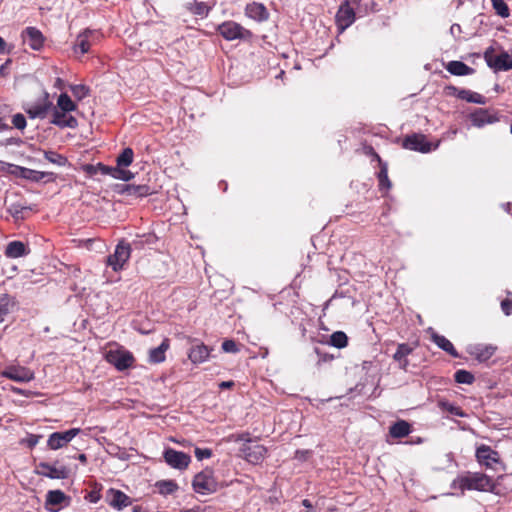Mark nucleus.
<instances>
[{"label":"nucleus","instance_id":"obj_1","mask_svg":"<svg viewBox=\"0 0 512 512\" xmlns=\"http://www.w3.org/2000/svg\"><path fill=\"white\" fill-rule=\"evenodd\" d=\"M496 485L491 477L482 472L466 471L459 474L452 482L451 489L463 496L466 491L495 493Z\"/></svg>","mask_w":512,"mask_h":512},{"label":"nucleus","instance_id":"obj_2","mask_svg":"<svg viewBox=\"0 0 512 512\" xmlns=\"http://www.w3.org/2000/svg\"><path fill=\"white\" fill-rule=\"evenodd\" d=\"M109 349L104 353V359L118 371L132 368L135 364L133 354L118 344H109Z\"/></svg>","mask_w":512,"mask_h":512},{"label":"nucleus","instance_id":"obj_3","mask_svg":"<svg viewBox=\"0 0 512 512\" xmlns=\"http://www.w3.org/2000/svg\"><path fill=\"white\" fill-rule=\"evenodd\" d=\"M216 30L226 41H249L254 36L251 30L246 29L240 23L232 20L224 21L219 24Z\"/></svg>","mask_w":512,"mask_h":512},{"label":"nucleus","instance_id":"obj_4","mask_svg":"<svg viewBox=\"0 0 512 512\" xmlns=\"http://www.w3.org/2000/svg\"><path fill=\"white\" fill-rule=\"evenodd\" d=\"M132 248L130 243L120 240L115 247L114 253L106 259V265L111 267L114 272L124 269L125 264L131 257Z\"/></svg>","mask_w":512,"mask_h":512},{"label":"nucleus","instance_id":"obj_5","mask_svg":"<svg viewBox=\"0 0 512 512\" xmlns=\"http://www.w3.org/2000/svg\"><path fill=\"white\" fill-rule=\"evenodd\" d=\"M83 171L91 176L100 173L102 175H110L114 179L123 181H129L134 177V174L130 170L114 168L103 163H97L96 165L85 164L83 166Z\"/></svg>","mask_w":512,"mask_h":512},{"label":"nucleus","instance_id":"obj_6","mask_svg":"<svg viewBox=\"0 0 512 512\" xmlns=\"http://www.w3.org/2000/svg\"><path fill=\"white\" fill-rule=\"evenodd\" d=\"M494 48L488 47L484 52V59L487 65L495 71H508L512 69V59L508 52L502 51L499 55H494Z\"/></svg>","mask_w":512,"mask_h":512},{"label":"nucleus","instance_id":"obj_7","mask_svg":"<svg viewBox=\"0 0 512 512\" xmlns=\"http://www.w3.org/2000/svg\"><path fill=\"white\" fill-rule=\"evenodd\" d=\"M192 487L199 494H208L216 491L217 483L212 470L205 469L194 476Z\"/></svg>","mask_w":512,"mask_h":512},{"label":"nucleus","instance_id":"obj_8","mask_svg":"<svg viewBox=\"0 0 512 512\" xmlns=\"http://www.w3.org/2000/svg\"><path fill=\"white\" fill-rule=\"evenodd\" d=\"M402 147L421 153H428L435 148L432 143L427 140L426 136L420 133L407 135L403 139Z\"/></svg>","mask_w":512,"mask_h":512},{"label":"nucleus","instance_id":"obj_9","mask_svg":"<svg viewBox=\"0 0 512 512\" xmlns=\"http://www.w3.org/2000/svg\"><path fill=\"white\" fill-rule=\"evenodd\" d=\"M53 103L50 101L49 94L44 92L42 97L38 99L35 103L29 104L25 107V112L29 115L30 118H40L44 119L48 112L52 110Z\"/></svg>","mask_w":512,"mask_h":512},{"label":"nucleus","instance_id":"obj_10","mask_svg":"<svg viewBox=\"0 0 512 512\" xmlns=\"http://www.w3.org/2000/svg\"><path fill=\"white\" fill-rule=\"evenodd\" d=\"M81 432L80 428H72L67 431L54 432L49 435L47 446L51 450H58L68 445L74 437Z\"/></svg>","mask_w":512,"mask_h":512},{"label":"nucleus","instance_id":"obj_11","mask_svg":"<svg viewBox=\"0 0 512 512\" xmlns=\"http://www.w3.org/2000/svg\"><path fill=\"white\" fill-rule=\"evenodd\" d=\"M35 473L50 479H66L69 477L70 470L64 465L57 467L47 462H40L36 465Z\"/></svg>","mask_w":512,"mask_h":512},{"label":"nucleus","instance_id":"obj_12","mask_svg":"<svg viewBox=\"0 0 512 512\" xmlns=\"http://www.w3.org/2000/svg\"><path fill=\"white\" fill-rule=\"evenodd\" d=\"M469 120L473 126L480 128L499 121V117L493 109L477 108L469 114Z\"/></svg>","mask_w":512,"mask_h":512},{"label":"nucleus","instance_id":"obj_13","mask_svg":"<svg viewBox=\"0 0 512 512\" xmlns=\"http://www.w3.org/2000/svg\"><path fill=\"white\" fill-rule=\"evenodd\" d=\"M163 457L169 466L179 470L186 469L191 462V457L188 454L172 448L165 449Z\"/></svg>","mask_w":512,"mask_h":512},{"label":"nucleus","instance_id":"obj_14","mask_svg":"<svg viewBox=\"0 0 512 512\" xmlns=\"http://www.w3.org/2000/svg\"><path fill=\"white\" fill-rule=\"evenodd\" d=\"M101 38V34L97 31L85 30L83 33H80L74 44V51L77 53L78 51L81 54L88 53L93 44H95Z\"/></svg>","mask_w":512,"mask_h":512},{"label":"nucleus","instance_id":"obj_15","mask_svg":"<svg viewBox=\"0 0 512 512\" xmlns=\"http://www.w3.org/2000/svg\"><path fill=\"white\" fill-rule=\"evenodd\" d=\"M475 457L478 463L487 468H492L494 463L500 462V455L496 450H493L490 446L482 444L477 447Z\"/></svg>","mask_w":512,"mask_h":512},{"label":"nucleus","instance_id":"obj_16","mask_svg":"<svg viewBox=\"0 0 512 512\" xmlns=\"http://www.w3.org/2000/svg\"><path fill=\"white\" fill-rule=\"evenodd\" d=\"M244 458L254 465L260 464L266 457L267 448L262 444L248 443L242 448Z\"/></svg>","mask_w":512,"mask_h":512},{"label":"nucleus","instance_id":"obj_17","mask_svg":"<svg viewBox=\"0 0 512 512\" xmlns=\"http://www.w3.org/2000/svg\"><path fill=\"white\" fill-rule=\"evenodd\" d=\"M11 174L15 175L16 177L30 180L32 182H40L45 178H48L46 181L54 180V173L52 172L36 171L21 166L15 167V171H11Z\"/></svg>","mask_w":512,"mask_h":512},{"label":"nucleus","instance_id":"obj_18","mask_svg":"<svg viewBox=\"0 0 512 512\" xmlns=\"http://www.w3.org/2000/svg\"><path fill=\"white\" fill-rule=\"evenodd\" d=\"M1 375L10 380L25 383L34 379V373L26 367L10 366L2 371Z\"/></svg>","mask_w":512,"mask_h":512},{"label":"nucleus","instance_id":"obj_19","mask_svg":"<svg viewBox=\"0 0 512 512\" xmlns=\"http://www.w3.org/2000/svg\"><path fill=\"white\" fill-rule=\"evenodd\" d=\"M497 347L491 344L470 345L467 349L468 354L478 362L488 361L496 352Z\"/></svg>","mask_w":512,"mask_h":512},{"label":"nucleus","instance_id":"obj_20","mask_svg":"<svg viewBox=\"0 0 512 512\" xmlns=\"http://www.w3.org/2000/svg\"><path fill=\"white\" fill-rule=\"evenodd\" d=\"M108 504L117 510H122L132 504V499L118 489L110 488L106 494Z\"/></svg>","mask_w":512,"mask_h":512},{"label":"nucleus","instance_id":"obj_21","mask_svg":"<svg viewBox=\"0 0 512 512\" xmlns=\"http://www.w3.org/2000/svg\"><path fill=\"white\" fill-rule=\"evenodd\" d=\"M22 39L33 50H40L43 45L45 38L42 32L36 27H27L22 31Z\"/></svg>","mask_w":512,"mask_h":512},{"label":"nucleus","instance_id":"obj_22","mask_svg":"<svg viewBox=\"0 0 512 512\" xmlns=\"http://www.w3.org/2000/svg\"><path fill=\"white\" fill-rule=\"evenodd\" d=\"M50 123L58 126L59 128H76L78 126L77 119L68 115V112L60 111L56 107L52 108V118Z\"/></svg>","mask_w":512,"mask_h":512},{"label":"nucleus","instance_id":"obj_23","mask_svg":"<svg viewBox=\"0 0 512 512\" xmlns=\"http://www.w3.org/2000/svg\"><path fill=\"white\" fill-rule=\"evenodd\" d=\"M336 21L342 30L351 26L355 21L354 9L350 6L348 1L342 4L336 14Z\"/></svg>","mask_w":512,"mask_h":512},{"label":"nucleus","instance_id":"obj_24","mask_svg":"<svg viewBox=\"0 0 512 512\" xmlns=\"http://www.w3.org/2000/svg\"><path fill=\"white\" fill-rule=\"evenodd\" d=\"M245 16L257 22H264L269 18V12L264 4L252 2L245 7Z\"/></svg>","mask_w":512,"mask_h":512},{"label":"nucleus","instance_id":"obj_25","mask_svg":"<svg viewBox=\"0 0 512 512\" xmlns=\"http://www.w3.org/2000/svg\"><path fill=\"white\" fill-rule=\"evenodd\" d=\"M17 301L14 296L7 293H0V323L4 322L6 317L14 311Z\"/></svg>","mask_w":512,"mask_h":512},{"label":"nucleus","instance_id":"obj_26","mask_svg":"<svg viewBox=\"0 0 512 512\" xmlns=\"http://www.w3.org/2000/svg\"><path fill=\"white\" fill-rule=\"evenodd\" d=\"M210 352H211V349H209L203 343H200V344L193 346L190 349V351L188 353V358L194 364L203 363L209 358Z\"/></svg>","mask_w":512,"mask_h":512},{"label":"nucleus","instance_id":"obj_27","mask_svg":"<svg viewBox=\"0 0 512 512\" xmlns=\"http://www.w3.org/2000/svg\"><path fill=\"white\" fill-rule=\"evenodd\" d=\"M412 432V426L406 420H397L389 427V435L394 439H401Z\"/></svg>","mask_w":512,"mask_h":512},{"label":"nucleus","instance_id":"obj_28","mask_svg":"<svg viewBox=\"0 0 512 512\" xmlns=\"http://www.w3.org/2000/svg\"><path fill=\"white\" fill-rule=\"evenodd\" d=\"M413 352V348L407 343L398 344L397 350L393 355V359L399 363L403 370H407L409 361L407 357Z\"/></svg>","mask_w":512,"mask_h":512},{"label":"nucleus","instance_id":"obj_29","mask_svg":"<svg viewBox=\"0 0 512 512\" xmlns=\"http://www.w3.org/2000/svg\"><path fill=\"white\" fill-rule=\"evenodd\" d=\"M445 69L452 75L455 76H465L471 75L475 72V70L466 65L462 61L453 60L446 64Z\"/></svg>","mask_w":512,"mask_h":512},{"label":"nucleus","instance_id":"obj_30","mask_svg":"<svg viewBox=\"0 0 512 512\" xmlns=\"http://www.w3.org/2000/svg\"><path fill=\"white\" fill-rule=\"evenodd\" d=\"M431 340L446 353L451 355L452 357H458L459 354L455 349L454 345L443 335H440L436 332L431 333Z\"/></svg>","mask_w":512,"mask_h":512},{"label":"nucleus","instance_id":"obj_31","mask_svg":"<svg viewBox=\"0 0 512 512\" xmlns=\"http://www.w3.org/2000/svg\"><path fill=\"white\" fill-rule=\"evenodd\" d=\"M29 250L21 241H11L5 248V256L8 258H19L27 255Z\"/></svg>","mask_w":512,"mask_h":512},{"label":"nucleus","instance_id":"obj_32","mask_svg":"<svg viewBox=\"0 0 512 512\" xmlns=\"http://www.w3.org/2000/svg\"><path fill=\"white\" fill-rule=\"evenodd\" d=\"M169 348V340L164 339L163 342L156 348L149 351V362L153 364L162 363L165 361V353Z\"/></svg>","mask_w":512,"mask_h":512},{"label":"nucleus","instance_id":"obj_33","mask_svg":"<svg viewBox=\"0 0 512 512\" xmlns=\"http://www.w3.org/2000/svg\"><path fill=\"white\" fill-rule=\"evenodd\" d=\"M69 500V497L65 495V493L61 490H50L46 495L45 507L50 511H55L49 506H59L64 501Z\"/></svg>","mask_w":512,"mask_h":512},{"label":"nucleus","instance_id":"obj_34","mask_svg":"<svg viewBox=\"0 0 512 512\" xmlns=\"http://www.w3.org/2000/svg\"><path fill=\"white\" fill-rule=\"evenodd\" d=\"M155 487L162 496L172 495L179 489L178 484L174 480H159L155 483Z\"/></svg>","mask_w":512,"mask_h":512},{"label":"nucleus","instance_id":"obj_35","mask_svg":"<svg viewBox=\"0 0 512 512\" xmlns=\"http://www.w3.org/2000/svg\"><path fill=\"white\" fill-rule=\"evenodd\" d=\"M134 159V151L132 148L127 147L122 150V152L117 156L116 159V167L119 169H125L126 167L130 166Z\"/></svg>","mask_w":512,"mask_h":512},{"label":"nucleus","instance_id":"obj_36","mask_svg":"<svg viewBox=\"0 0 512 512\" xmlns=\"http://www.w3.org/2000/svg\"><path fill=\"white\" fill-rule=\"evenodd\" d=\"M458 98L461 100H465L469 103H476V104H485L486 103V98L483 95H481L477 92H473L471 90H467V89L461 90L458 94Z\"/></svg>","mask_w":512,"mask_h":512},{"label":"nucleus","instance_id":"obj_37","mask_svg":"<svg viewBox=\"0 0 512 512\" xmlns=\"http://www.w3.org/2000/svg\"><path fill=\"white\" fill-rule=\"evenodd\" d=\"M125 192L129 196L146 197L152 194L148 185H126Z\"/></svg>","mask_w":512,"mask_h":512},{"label":"nucleus","instance_id":"obj_38","mask_svg":"<svg viewBox=\"0 0 512 512\" xmlns=\"http://www.w3.org/2000/svg\"><path fill=\"white\" fill-rule=\"evenodd\" d=\"M56 108L60 111L69 113L75 111L77 109V105L71 100L68 94L62 93L58 97Z\"/></svg>","mask_w":512,"mask_h":512},{"label":"nucleus","instance_id":"obj_39","mask_svg":"<svg viewBox=\"0 0 512 512\" xmlns=\"http://www.w3.org/2000/svg\"><path fill=\"white\" fill-rule=\"evenodd\" d=\"M328 344L338 349L345 348L348 345V336L343 331H336L330 335Z\"/></svg>","mask_w":512,"mask_h":512},{"label":"nucleus","instance_id":"obj_40","mask_svg":"<svg viewBox=\"0 0 512 512\" xmlns=\"http://www.w3.org/2000/svg\"><path fill=\"white\" fill-rule=\"evenodd\" d=\"M378 181L380 190H388L391 187V182L388 177V167L386 163L379 165Z\"/></svg>","mask_w":512,"mask_h":512},{"label":"nucleus","instance_id":"obj_41","mask_svg":"<svg viewBox=\"0 0 512 512\" xmlns=\"http://www.w3.org/2000/svg\"><path fill=\"white\" fill-rule=\"evenodd\" d=\"M188 10L194 15L206 17L210 12L211 7L208 6L205 2L195 1L189 4Z\"/></svg>","mask_w":512,"mask_h":512},{"label":"nucleus","instance_id":"obj_42","mask_svg":"<svg viewBox=\"0 0 512 512\" xmlns=\"http://www.w3.org/2000/svg\"><path fill=\"white\" fill-rule=\"evenodd\" d=\"M454 380L459 384L471 385L475 381V377L471 372L464 369H460L455 372Z\"/></svg>","mask_w":512,"mask_h":512},{"label":"nucleus","instance_id":"obj_43","mask_svg":"<svg viewBox=\"0 0 512 512\" xmlns=\"http://www.w3.org/2000/svg\"><path fill=\"white\" fill-rule=\"evenodd\" d=\"M44 157L50 163L58 166H65L67 163V158L55 151H44Z\"/></svg>","mask_w":512,"mask_h":512},{"label":"nucleus","instance_id":"obj_44","mask_svg":"<svg viewBox=\"0 0 512 512\" xmlns=\"http://www.w3.org/2000/svg\"><path fill=\"white\" fill-rule=\"evenodd\" d=\"M493 9L502 18L510 16V9L504 0H491Z\"/></svg>","mask_w":512,"mask_h":512},{"label":"nucleus","instance_id":"obj_45","mask_svg":"<svg viewBox=\"0 0 512 512\" xmlns=\"http://www.w3.org/2000/svg\"><path fill=\"white\" fill-rule=\"evenodd\" d=\"M70 90L77 100H82L90 93L89 87L83 84L71 85Z\"/></svg>","mask_w":512,"mask_h":512},{"label":"nucleus","instance_id":"obj_46","mask_svg":"<svg viewBox=\"0 0 512 512\" xmlns=\"http://www.w3.org/2000/svg\"><path fill=\"white\" fill-rule=\"evenodd\" d=\"M501 309L506 316L512 314V292H508L507 297L501 301Z\"/></svg>","mask_w":512,"mask_h":512},{"label":"nucleus","instance_id":"obj_47","mask_svg":"<svg viewBox=\"0 0 512 512\" xmlns=\"http://www.w3.org/2000/svg\"><path fill=\"white\" fill-rule=\"evenodd\" d=\"M12 124L15 128L23 130L26 127V119L23 114L17 113L12 117Z\"/></svg>","mask_w":512,"mask_h":512},{"label":"nucleus","instance_id":"obj_48","mask_svg":"<svg viewBox=\"0 0 512 512\" xmlns=\"http://www.w3.org/2000/svg\"><path fill=\"white\" fill-rule=\"evenodd\" d=\"M194 453H195V457L199 461H202L203 459H208L212 456V450L209 448L203 449V448L196 447L194 450Z\"/></svg>","mask_w":512,"mask_h":512},{"label":"nucleus","instance_id":"obj_49","mask_svg":"<svg viewBox=\"0 0 512 512\" xmlns=\"http://www.w3.org/2000/svg\"><path fill=\"white\" fill-rule=\"evenodd\" d=\"M222 349L224 352H227V353H237L239 351L237 343L234 340H230V339L223 341Z\"/></svg>","mask_w":512,"mask_h":512},{"label":"nucleus","instance_id":"obj_50","mask_svg":"<svg viewBox=\"0 0 512 512\" xmlns=\"http://www.w3.org/2000/svg\"><path fill=\"white\" fill-rule=\"evenodd\" d=\"M443 407L445 408V410H447L452 415L459 416V417H464L466 415L464 413V411L459 406L445 403V404H443Z\"/></svg>","mask_w":512,"mask_h":512},{"label":"nucleus","instance_id":"obj_51","mask_svg":"<svg viewBox=\"0 0 512 512\" xmlns=\"http://www.w3.org/2000/svg\"><path fill=\"white\" fill-rule=\"evenodd\" d=\"M364 150L365 154L371 156L374 160H376L379 163V165L384 163L379 154L374 150L372 146H365Z\"/></svg>","mask_w":512,"mask_h":512},{"label":"nucleus","instance_id":"obj_52","mask_svg":"<svg viewBox=\"0 0 512 512\" xmlns=\"http://www.w3.org/2000/svg\"><path fill=\"white\" fill-rule=\"evenodd\" d=\"M24 209L26 208L21 206L20 204H12L8 208V211L14 218H18Z\"/></svg>","mask_w":512,"mask_h":512},{"label":"nucleus","instance_id":"obj_53","mask_svg":"<svg viewBox=\"0 0 512 512\" xmlns=\"http://www.w3.org/2000/svg\"><path fill=\"white\" fill-rule=\"evenodd\" d=\"M40 436L35 434H30L26 439L25 443L29 448L35 447L39 442Z\"/></svg>","mask_w":512,"mask_h":512},{"label":"nucleus","instance_id":"obj_54","mask_svg":"<svg viewBox=\"0 0 512 512\" xmlns=\"http://www.w3.org/2000/svg\"><path fill=\"white\" fill-rule=\"evenodd\" d=\"M311 455L310 450H296L295 452V459H298L300 461H306Z\"/></svg>","mask_w":512,"mask_h":512},{"label":"nucleus","instance_id":"obj_55","mask_svg":"<svg viewBox=\"0 0 512 512\" xmlns=\"http://www.w3.org/2000/svg\"><path fill=\"white\" fill-rule=\"evenodd\" d=\"M316 353L319 356L318 363L329 362L334 359V356L332 354L322 353L319 349H316Z\"/></svg>","mask_w":512,"mask_h":512},{"label":"nucleus","instance_id":"obj_56","mask_svg":"<svg viewBox=\"0 0 512 512\" xmlns=\"http://www.w3.org/2000/svg\"><path fill=\"white\" fill-rule=\"evenodd\" d=\"M15 167H18V166L4 162V161H0V171L1 172L11 173V171H15Z\"/></svg>","mask_w":512,"mask_h":512},{"label":"nucleus","instance_id":"obj_57","mask_svg":"<svg viewBox=\"0 0 512 512\" xmlns=\"http://www.w3.org/2000/svg\"><path fill=\"white\" fill-rule=\"evenodd\" d=\"M85 498L91 503H97L100 500L101 495L98 491H91Z\"/></svg>","mask_w":512,"mask_h":512},{"label":"nucleus","instance_id":"obj_58","mask_svg":"<svg viewBox=\"0 0 512 512\" xmlns=\"http://www.w3.org/2000/svg\"><path fill=\"white\" fill-rule=\"evenodd\" d=\"M446 90H447V94L450 95V96H455L458 98V94L459 92L462 90V89H459L455 86H447L446 87Z\"/></svg>","mask_w":512,"mask_h":512},{"label":"nucleus","instance_id":"obj_59","mask_svg":"<svg viewBox=\"0 0 512 512\" xmlns=\"http://www.w3.org/2000/svg\"><path fill=\"white\" fill-rule=\"evenodd\" d=\"M233 386H234L233 381H223L219 384L220 389H229V388H232Z\"/></svg>","mask_w":512,"mask_h":512},{"label":"nucleus","instance_id":"obj_60","mask_svg":"<svg viewBox=\"0 0 512 512\" xmlns=\"http://www.w3.org/2000/svg\"><path fill=\"white\" fill-rule=\"evenodd\" d=\"M11 63V60H7L4 64L0 66V75L6 76L7 72V66Z\"/></svg>","mask_w":512,"mask_h":512},{"label":"nucleus","instance_id":"obj_61","mask_svg":"<svg viewBox=\"0 0 512 512\" xmlns=\"http://www.w3.org/2000/svg\"><path fill=\"white\" fill-rule=\"evenodd\" d=\"M6 42L5 40L0 37V53H5L6 52Z\"/></svg>","mask_w":512,"mask_h":512},{"label":"nucleus","instance_id":"obj_62","mask_svg":"<svg viewBox=\"0 0 512 512\" xmlns=\"http://www.w3.org/2000/svg\"><path fill=\"white\" fill-rule=\"evenodd\" d=\"M302 505L305 506V507H309V511H307V512H312L313 506H312L311 502L308 499H304L302 501Z\"/></svg>","mask_w":512,"mask_h":512},{"label":"nucleus","instance_id":"obj_63","mask_svg":"<svg viewBox=\"0 0 512 512\" xmlns=\"http://www.w3.org/2000/svg\"><path fill=\"white\" fill-rule=\"evenodd\" d=\"M77 459H78L81 463H83V464H86V463H87V456H86V454H84V453L79 454V455L77 456Z\"/></svg>","mask_w":512,"mask_h":512},{"label":"nucleus","instance_id":"obj_64","mask_svg":"<svg viewBox=\"0 0 512 512\" xmlns=\"http://www.w3.org/2000/svg\"><path fill=\"white\" fill-rule=\"evenodd\" d=\"M182 512H195V511H194V510H192V509H188V510H184V511H182Z\"/></svg>","mask_w":512,"mask_h":512}]
</instances>
